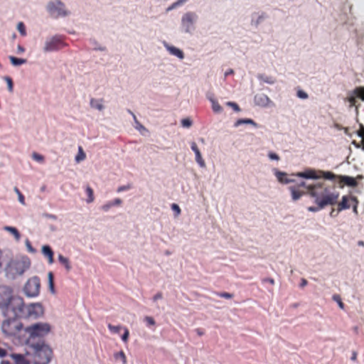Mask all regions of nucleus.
<instances>
[{
	"instance_id": "nucleus-1",
	"label": "nucleus",
	"mask_w": 364,
	"mask_h": 364,
	"mask_svg": "<svg viewBox=\"0 0 364 364\" xmlns=\"http://www.w3.org/2000/svg\"><path fill=\"white\" fill-rule=\"evenodd\" d=\"M23 306V301L19 297H13L11 288L6 286L0 287V309L4 316L16 315Z\"/></svg>"
},
{
	"instance_id": "nucleus-2",
	"label": "nucleus",
	"mask_w": 364,
	"mask_h": 364,
	"mask_svg": "<svg viewBox=\"0 0 364 364\" xmlns=\"http://www.w3.org/2000/svg\"><path fill=\"white\" fill-rule=\"evenodd\" d=\"M31 262L27 257H21L10 261L6 267V277L15 279L22 275L30 267Z\"/></svg>"
},
{
	"instance_id": "nucleus-3",
	"label": "nucleus",
	"mask_w": 364,
	"mask_h": 364,
	"mask_svg": "<svg viewBox=\"0 0 364 364\" xmlns=\"http://www.w3.org/2000/svg\"><path fill=\"white\" fill-rule=\"evenodd\" d=\"M14 314V312L13 313ZM5 319L1 324V331L3 333L10 338H17L23 329L22 323L18 319V315L11 314V316H4Z\"/></svg>"
},
{
	"instance_id": "nucleus-4",
	"label": "nucleus",
	"mask_w": 364,
	"mask_h": 364,
	"mask_svg": "<svg viewBox=\"0 0 364 364\" xmlns=\"http://www.w3.org/2000/svg\"><path fill=\"white\" fill-rule=\"evenodd\" d=\"M52 330V327L48 323L38 322L31 324L24 328V332L28 335L25 338L26 343L36 338H42L48 335Z\"/></svg>"
},
{
	"instance_id": "nucleus-5",
	"label": "nucleus",
	"mask_w": 364,
	"mask_h": 364,
	"mask_svg": "<svg viewBox=\"0 0 364 364\" xmlns=\"http://www.w3.org/2000/svg\"><path fill=\"white\" fill-rule=\"evenodd\" d=\"M44 314V309L43 306L39 303L31 304L26 306L23 304V306L21 309V311L16 315H18L19 317L27 320L32 321L39 318Z\"/></svg>"
},
{
	"instance_id": "nucleus-6",
	"label": "nucleus",
	"mask_w": 364,
	"mask_h": 364,
	"mask_svg": "<svg viewBox=\"0 0 364 364\" xmlns=\"http://www.w3.org/2000/svg\"><path fill=\"white\" fill-rule=\"evenodd\" d=\"M52 358L51 348L43 343L41 346H35V350L32 354L33 364H48Z\"/></svg>"
},
{
	"instance_id": "nucleus-7",
	"label": "nucleus",
	"mask_w": 364,
	"mask_h": 364,
	"mask_svg": "<svg viewBox=\"0 0 364 364\" xmlns=\"http://www.w3.org/2000/svg\"><path fill=\"white\" fill-rule=\"evenodd\" d=\"M40 280L37 277H33L28 279L24 286V292L28 297H36L40 292Z\"/></svg>"
},
{
	"instance_id": "nucleus-8",
	"label": "nucleus",
	"mask_w": 364,
	"mask_h": 364,
	"mask_svg": "<svg viewBox=\"0 0 364 364\" xmlns=\"http://www.w3.org/2000/svg\"><path fill=\"white\" fill-rule=\"evenodd\" d=\"M321 195L323 196L322 199H316V203L320 209L326 205L334 204L338 198V193H328L326 190H324V193H321Z\"/></svg>"
},
{
	"instance_id": "nucleus-9",
	"label": "nucleus",
	"mask_w": 364,
	"mask_h": 364,
	"mask_svg": "<svg viewBox=\"0 0 364 364\" xmlns=\"http://www.w3.org/2000/svg\"><path fill=\"white\" fill-rule=\"evenodd\" d=\"M48 9L52 15L55 16L66 14L63 4L58 1L50 2L48 5Z\"/></svg>"
},
{
	"instance_id": "nucleus-10",
	"label": "nucleus",
	"mask_w": 364,
	"mask_h": 364,
	"mask_svg": "<svg viewBox=\"0 0 364 364\" xmlns=\"http://www.w3.org/2000/svg\"><path fill=\"white\" fill-rule=\"evenodd\" d=\"M11 358L15 361L16 364H31L33 363L32 355L26 354H11Z\"/></svg>"
},
{
	"instance_id": "nucleus-11",
	"label": "nucleus",
	"mask_w": 364,
	"mask_h": 364,
	"mask_svg": "<svg viewBox=\"0 0 364 364\" xmlns=\"http://www.w3.org/2000/svg\"><path fill=\"white\" fill-rule=\"evenodd\" d=\"M61 41L60 39L56 38H52L48 40L45 43L44 50L46 52H50L57 50L60 48Z\"/></svg>"
},
{
	"instance_id": "nucleus-12",
	"label": "nucleus",
	"mask_w": 364,
	"mask_h": 364,
	"mask_svg": "<svg viewBox=\"0 0 364 364\" xmlns=\"http://www.w3.org/2000/svg\"><path fill=\"white\" fill-rule=\"evenodd\" d=\"M195 16L193 14L188 13L182 18V25L186 32H189L194 22Z\"/></svg>"
},
{
	"instance_id": "nucleus-13",
	"label": "nucleus",
	"mask_w": 364,
	"mask_h": 364,
	"mask_svg": "<svg viewBox=\"0 0 364 364\" xmlns=\"http://www.w3.org/2000/svg\"><path fill=\"white\" fill-rule=\"evenodd\" d=\"M355 97H360L361 100H364V87L356 88L353 94L348 97L350 106L354 105Z\"/></svg>"
},
{
	"instance_id": "nucleus-14",
	"label": "nucleus",
	"mask_w": 364,
	"mask_h": 364,
	"mask_svg": "<svg viewBox=\"0 0 364 364\" xmlns=\"http://www.w3.org/2000/svg\"><path fill=\"white\" fill-rule=\"evenodd\" d=\"M43 254L48 258L49 264L53 263V252L48 245L42 247Z\"/></svg>"
},
{
	"instance_id": "nucleus-15",
	"label": "nucleus",
	"mask_w": 364,
	"mask_h": 364,
	"mask_svg": "<svg viewBox=\"0 0 364 364\" xmlns=\"http://www.w3.org/2000/svg\"><path fill=\"white\" fill-rule=\"evenodd\" d=\"M255 101L259 106H266L269 104V100L266 95L260 94L255 96Z\"/></svg>"
},
{
	"instance_id": "nucleus-16",
	"label": "nucleus",
	"mask_w": 364,
	"mask_h": 364,
	"mask_svg": "<svg viewBox=\"0 0 364 364\" xmlns=\"http://www.w3.org/2000/svg\"><path fill=\"white\" fill-rule=\"evenodd\" d=\"M350 198L351 197L346 196H343L341 203L338 204V210H342L350 208L349 202L351 201Z\"/></svg>"
},
{
	"instance_id": "nucleus-17",
	"label": "nucleus",
	"mask_w": 364,
	"mask_h": 364,
	"mask_svg": "<svg viewBox=\"0 0 364 364\" xmlns=\"http://www.w3.org/2000/svg\"><path fill=\"white\" fill-rule=\"evenodd\" d=\"M341 181L348 186L354 187L357 185L355 179L350 176H343L341 177Z\"/></svg>"
},
{
	"instance_id": "nucleus-18",
	"label": "nucleus",
	"mask_w": 364,
	"mask_h": 364,
	"mask_svg": "<svg viewBox=\"0 0 364 364\" xmlns=\"http://www.w3.org/2000/svg\"><path fill=\"white\" fill-rule=\"evenodd\" d=\"M297 176L299 177L305 178H318L316 173L311 170H309L305 172L298 173Z\"/></svg>"
},
{
	"instance_id": "nucleus-19",
	"label": "nucleus",
	"mask_w": 364,
	"mask_h": 364,
	"mask_svg": "<svg viewBox=\"0 0 364 364\" xmlns=\"http://www.w3.org/2000/svg\"><path fill=\"white\" fill-rule=\"evenodd\" d=\"M9 59H10L11 64L14 66L21 65L22 64L26 63V59L17 58L14 56H10Z\"/></svg>"
},
{
	"instance_id": "nucleus-20",
	"label": "nucleus",
	"mask_w": 364,
	"mask_h": 364,
	"mask_svg": "<svg viewBox=\"0 0 364 364\" xmlns=\"http://www.w3.org/2000/svg\"><path fill=\"white\" fill-rule=\"evenodd\" d=\"M59 262L65 267V269L69 271L71 269L70 265V262L68 258L63 257L62 255H58Z\"/></svg>"
},
{
	"instance_id": "nucleus-21",
	"label": "nucleus",
	"mask_w": 364,
	"mask_h": 364,
	"mask_svg": "<svg viewBox=\"0 0 364 364\" xmlns=\"http://www.w3.org/2000/svg\"><path fill=\"white\" fill-rule=\"evenodd\" d=\"M168 49L171 54L177 56L180 59H182L183 58V52L178 48H176L175 47H168Z\"/></svg>"
},
{
	"instance_id": "nucleus-22",
	"label": "nucleus",
	"mask_w": 364,
	"mask_h": 364,
	"mask_svg": "<svg viewBox=\"0 0 364 364\" xmlns=\"http://www.w3.org/2000/svg\"><path fill=\"white\" fill-rule=\"evenodd\" d=\"M86 156L81 146L78 147V152L75 156V161L79 163L85 159Z\"/></svg>"
},
{
	"instance_id": "nucleus-23",
	"label": "nucleus",
	"mask_w": 364,
	"mask_h": 364,
	"mask_svg": "<svg viewBox=\"0 0 364 364\" xmlns=\"http://www.w3.org/2000/svg\"><path fill=\"white\" fill-rule=\"evenodd\" d=\"M5 230L11 232L16 238V240H20V234L18 232L17 229L14 227H5Z\"/></svg>"
},
{
	"instance_id": "nucleus-24",
	"label": "nucleus",
	"mask_w": 364,
	"mask_h": 364,
	"mask_svg": "<svg viewBox=\"0 0 364 364\" xmlns=\"http://www.w3.org/2000/svg\"><path fill=\"white\" fill-rule=\"evenodd\" d=\"M321 188L319 186H308V188L311 190L310 195L311 196L315 198V200L316 198H318V196L320 195V193L316 191L317 188ZM322 193H321V195Z\"/></svg>"
},
{
	"instance_id": "nucleus-25",
	"label": "nucleus",
	"mask_w": 364,
	"mask_h": 364,
	"mask_svg": "<svg viewBox=\"0 0 364 364\" xmlns=\"http://www.w3.org/2000/svg\"><path fill=\"white\" fill-rule=\"evenodd\" d=\"M48 285L51 293H55L54 284H53V275L52 272L48 274Z\"/></svg>"
},
{
	"instance_id": "nucleus-26",
	"label": "nucleus",
	"mask_w": 364,
	"mask_h": 364,
	"mask_svg": "<svg viewBox=\"0 0 364 364\" xmlns=\"http://www.w3.org/2000/svg\"><path fill=\"white\" fill-rule=\"evenodd\" d=\"M242 124H252L255 127L257 126V124L250 119H239L236 122L235 126H239Z\"/></svg>"
},
{
	"instance_id": "nucleus-27",
	"label": "nucleus",
	"mask_w": 364,
	"mask_h": 364,
	"mask_svg": "<svg viewBox=\"0 0 364 364\" xmlns=\"http://www.w3.org/2000/svg\"><path fill=\"white\" fill-rule=\"evenodd\" d=\"M90 105L92 107L98 109L99 110H101L103 108L101 101L91 100Z\"/></svg>"
},
{
	"instance_id": "nucleus-28",
	"label": "nucleus",
	"mask_w": 364,
	"mask_h": 364,
	"mask_svg": "<svg viewBox=\"0 0 364 364\" xmlns=\"http://www.w3.org/2000/svg\"><path fill=\"white\" fill-rule=\"evenodd\" d=\"M17 29L21 33V36H25L26 35V31L25 28V26L23 22H19L17 25Z\"/></svg>"
},
{
	"instance_id": "nucleus-29",
	"label": "nucleus",
	"mask_w": 364,
	"mask_h": 364,
	"mask_svg": "<svg viewBox=\"0 0 364 364\" xmlns=\"http://www.w3.org/2000/svg\"><path fill=\"white\" fill-rule=\"evenodd\" d=\"M115 358L121 359L123 364H126L127 363L126 356H125V354L124 353L123 351H119L117 353H116L115 354Z\"/></svg>"
},
{
	"instance_id": "nucleus-30",
	"label": "nucleus",
	"mask_w": 364,
	"mask_h": 364,
	"mask_svg": "<svg viewBox=\"0 0 364 364\" xmlns=\"http://www.w3.org/2000/svg\"><path fill=\"white\" fill-rule=\"evenodd\" d=\"M86 191L88 195V198L87 200V203L92 202L94 200V196H93V191H92V188L90 187H87Z\"/></svg>"
},
{
	"instance_id": "nucleus-31",
	"label": "nucleus",
	"mask_w": 364,
	"mask_h": 364,
	"mask_svg": "<svg viewBox=\"0 0 364 364\" xmlns=\"http://www.w3.org/2000/svg\"><path fill=\"white\" fill-rule=\"evenodd\" d=\"M291 192L292 198L294 200H298L301 196V193H300L299 192L296 191L295 188H291Z\"/></svg>"
},
{
	"instance_id": "nucleus-32",
	"label": "nucleus",
	"mask_w": 364,
	"mask_h": 364,
	"mask_svg": "<svg viewBox=\"0 0 364 364\" xmlns=\"http://www.w3.org/2000/svg\"><path fill=\"white\" fill-rule=\"evenodd\" d=\"M196 155V161L198 162V164L201 166V167H203L205 166V162L202 159V156H201V154L200 153H197Z\"/></svg>"
},
{
	"instance_id": "nucleus-33",
	"label": "nucleus",
	"mask_w": 364,
	"mask_h": 364,
	"mask_svg": "<svg viewBox=\"0 0 364 364\" xmlns=\"http://www.w3.org/2000/svg\"><path fill=\"white\" fill-rule=\"evenodd\" d=\"M196 155V161L198 162V164L201 166V167H203L205 166V162L202 159V156H201V154L200 153H197Z\"/></svg>"
},
{
	"instance_id": "nucleus-34",
	"label": "nucleus",
	"mask_w": 364,
	"mask_h": 364,
	"mask_svg": "<svg viewBox=\"0 0 364 364\" xmlns=\"http://www.w3.org/2000/svg\"><path fill=\"white\" fill-rule=\"evenodd\" d=\"M121 200L119 198H117L114 200L113 203H109L107 205H105L103 206V209L107 210H108L112 205H119L121 203Z\"/></svg>"
},
{
	"instance_id": "nucleus-35",
	"label": "nucleus",
	"mask_w": 364,
	"mask_h": 364,
	"mask_svg": "<svg viewBox=\"0 0 364 364\" xmlns=\"http://www.w3.org/2000/svg\"><path fill=\"white\" fill-rule=\"evenodd\" d=\"M350 200L351 202L353 203V212L355 213V214H358V210H357V208H358V200L357 199L355 198V197H351L350 198Z\"/></svg>"
},
{
	"instance_id": "nucleus-36",
	"label": "nucleus",
	"mask_w": 364,
	"mask_h": 364,
	"mask_svg": "<svg viewBox=\"0 0 364 364\" xmlns=\"http://www.w3.org/2000/svg\"><path fill=\"white\" fill-rule=\"evenodd\" d=\"M108 328L112 331V332H114V333H119L120 329H121V326H112L111 324H109L108 325Z\"/></svg>"
},
{
	"instance_id": "nucleus-37",
	"label": "nucleus",
	"mask_w": 364,
	"mask_h": 364,
	"mask_svg": "<svg viewBox=\"0 0 364 364\" xmlns=\"http://www.w3.org/2000/svg\"><path fill=\"white\" fill-rule=\"evenodd\" d=\"M5 80L7 83V85H8V89L10 92H12L13 91V82H12V80L9 77H6L5 78Z\"/></svg>"
},
{
	"instance_id": "nucleus-38",
	"label": "nucleus",
	"mask_w": 364,
	"mask_h": 364,
	"mask_svg": "<svg viewBox=\"0 0 364 364\" xmlns=\"http://www.w3.org/2000/svg\"><path fill=\"white\" fill-rule=\"evenodd\" d=\"M129 331L127 328H124V334L122 335V339L124 342H127V340H128V338H129Z\"/></svg>"
},
{
	"instance_id": "nucleus-39",
	"label": "nucleus",
	"mask_w": 364,
	"mask_h": 364,
	"mask_svg": "<svg viewBox=\"0 0 364 364\" xmlns=\"http://www.w3.org/2000/svg\"><path fill=\"white\" fill-rule=\"evenodd\" d=\"M171 208H172V210L176 213V216L179 215V214L181 213L179 206L177 204L173 203V204H172Z\"/></svg>"
},
{
	"instance_id": "nucleus-40",
	"label": "nucleus",
	"mask_w": 364,
	"mask_h": 364,
	"mask_svg": "<svg viewBox=\"0 0 364 364\" xmlns=\"http://www.w3.org/2000/svg\"><path fill=\"white\" fill-rule=\"evenodd\" d=\"M333 299L338 303L339 307L341 309H344V305H343V302L341 301V298L338 296H334Z\"/></svg>"
},
{
	"instance_id": "nucleus-41",
	"label": "nucleus",
	"mask_w": 364,
	"mask_h": 364,
	"mask_svg": "<svg viewBox=\"0 0 364 364\" xmlns=\"http://www.w3.org/2000/svg\"><path fill=\"white\" fill-rule=\"evenodd\" d=\"M4 264V253L0 250V272L3 269Z\"/></svg>"
},
{
	"instance_id": "nucleus-42",
	"label": "nucleus",
	"mask_w": 364,
	"mask_h": 364,
	"mask_svg": "<svg viewBox=\"0 0 364 364\" xmlns=\"http://www.w3.org/2000/svg\"><path fill=\"white\" fill-rule=\"evenodd\" d=\"M181 124L184 127H189L191 125L192 122L189 119H183L181 121Z\"/></svg>"
},
{
	"instance_id": "nucleus-43",
	"label": "nucleus",
	"mask_w": 364,
	"mask_h": 364,
	"mask_svg": "<svg viewBox=\"0 0 364 364\" xmlns=\"http://www.w3.org/2000/svg\"><path fill=\"white\" fill-rule=\"evenodd\" d=\"M144 320L146 321V323L150 326H154L155 325V321L154 319L151 316H146L144 318Z\"/></svg>"
},
{
	"instance_id": "nucleus-44",
	"label": "nucleus",
	"mask_w": 364,
	"mask_h": 364,
	"mask_svg": "<svg viewBox=\"0 0 364 364\" xmlns=\"http://www.w3.org/2000/svg\"><path fill=\"white\" fill-rule=\"evenodd\" d=\"M212 107L213 109L216 112H220L222 109L220 106L215 102H213Z\"/></svg>"
},
{
	"instance_id": "nucleus-45",
	"label": "nucleus",
	"mask_w": 364,
	"mask_h": 364,
	"mask_svg": "<svg viewBox=\"0 0 364 364\" xmlns=\"http://www.w3.org/2000/svg\"><path fill=\"white\" fill-rule=\"evenodd\" d=\"M32 156L36 161H38L40 162L43 161V156L37 153H33Z\"/></svg>"
},
{
	"instance_id": "nucleus-46",
	"label": "nucleus",
	"mask_w": 364,
	"mask_h": 364,
	"mask_svg": "<svg viewBox=\"0 0 364 364\" xmlns=\"http://www.w3.org/2000/svg\"><path fill=\"white\" fill-rule=\"evenodd\" d=\"M297 96L301 99H306L308 97L307 94L302 90H299L297 92Z\"/></svg>"
},
{
	"instance_id": "nucleus-47",
	"label": "nucleus",
	"mask_w": 364,
	"mask_h": 364,
	"mask_svg": "<svg viewBox=\"0 0 364 364\" xmlns=\"http://www.w3.org/2000/svg\"><path fill=\"white\" fill-rule=\"evenodd\" d=\"M227 105L233 108L234 110H235L236 112H239L240 111V108L238 107V105L237 104H235V102H229L227 103Z\"/></svg>"
},
{
	"instance_id": "nucleus-48",
	"label": "nucleus",
	"mask_w": 364,
	"mask_h": 364,
	"mask_svg": "<svg viewBox=\"0 0 364 364\" xmlns=\"http://www.w3.org/2000/svg\"><path fill=\"white\" fill-rule=\"evenodd\" d=\"M186 0H179L176 1V3L173 4L170 7L167 9V11H170L175 8L176 6L181 4L183 2H184Z\"/></svg>"
},
{
	"instance_id": "nucleus-49",
	"label": "nucleus",
	"mask_w": 364,
	"mask_h": 364,
	"mask_svg": "<svg viewBox=\"0 0 364 364\" xmlns=\"http://www.w3.org/2000/svg\"><path fill=\"white\" fill-rule=\"evenodd\" d=\"M323 176L326 179H332V178H334V175L332 173L328 172H328H325L323 173Z\"/></svg>"
},
{
	"instance_id": "nucleus-50",
	"label": "nucleus",
	"mask_w": 364,
	"mask_h": 364,
	"mask_svg": "<svg viewBox=\"0 0 364 364\" xmlns=\"http://www.w3.org/2000/svg\"><path fill=\"white\" fill-rule=\"evenodd\" d=\"M219 296L225 299H231L233 296L232 294L225 292L220 294Z\"/></svg>"
},
{
	"instance_id": "nucleus-51",
	"label": "nucleus",
	"mask_w": 364,
	"mask_h": 364,
	"mask_svg": "<svg viewBox=\"0 0 364 364\" xmlns=\"http://www.w3.org/2000/svg\"><path fill=\"white\" fill-rule=\"evenodd\" d=\"M191 149L194 151L195 154H196L197 153H200V151L198 149L197 145L195 142H193L191 144Z\"/></svg>"
},
{
	"instance_id": "nucleus-52",
	"label": "nucleus",
	"mask_w": 364,
	"mask_h": 364,
	"mask_svg": "<svg viewBox=\"0 0 364 364\" xmlns=\"http://www.w3.org/2000/svg\"><path fill=\"white\" fill-rule=\"evenodd\" d=\"M26 247H27L28 251H30L31 252H35V250L31 247V243H30V242L28 240H27L26 242Z\"/></svg>"
},
{
	"instance_id": "nucleus-53",
	"label": "nucleus",
	"mask_w": 364,
	"mask_h": 364,
	"mask_svg": "<svg viewBox=\"0 0 364 364\" xmlns=\"http://www.w3.org/2000/svg\"><path fill=\"white\" fill-rule=\"evenodd\" d=\"M18 200H19V202H20L22 205H24V204H25V200H24V197H23V196L22 195V193H18Z\"/></svg>"
},
{
	"instance_id": "nucleus-54",
	"label": "nucleus",
	"mask_w": 364,
	"mask_h": 364,
	"mask_svg": "<svg viewBox=\"0 0 364 364\" xmlns=\"http://www.w3.org/2000/svg\"><path fill=\"white\" fill-rule=\"evenodd\" d=\"M269 157L272 160H278L279 159V156L274 153H270L269 154Z\"/></svg>"
},
{
	"instance_id": "nucleus-55",
	"label": "nucleus",
	"mask_w": 364,
	"mask_h": 364,
	"mask_svg": "<svg viewBox=\"0 0 364 364\" xmlns=\"http://www.w3.org/2000/svg\"><path fill=\"white\" fill-rule=\"evenodd\" d=\"M132 115H133V117H134L136 123L137 124L136 129H144V127L136 121L135 115L133 114H132Z\"/></svg>"
},
{
	"instance_id": "nucleus-56",
	"label": "nucleus",
	"mask_w": 364,
	"mask_h": 364,
	"mask_svg": "<svg viewBox=\"0 0 364 364\" xmlns=\"http://www.w3.org/2000/svg\"><path fill=\"white\" fill-rule=\"evenodd\" d=\"M129 187L130 186L129 185L126 186H120V187L118 188L117 191L118 192H121V191H122L124 190L129 189Z\"/></svg>"
},
{
	"instance_id": "nucleus-57",
	"label": "nucleus",
	"mask_w": 364,
	"mask_h": 364,
	"mask_svg": "<svg viewBox=\"0 0 364 364\" xmlns=\"http://www.w3.org/2000/svg\"><path fill=\"white\" fill-rule=\"evenodd\" d=\"M358 134L359 136L360 137H363L364 136V129L363 127H362L358 132Z\"/></svg>"
},
{
	"instance_id": "nucleus-58",
	"label": "nucleus",
	"mask_w": 364,
	"mask_h": 364,
	"mask_svg": "<svg viewBox=\"0 0 364 364\" xmlns=\"http://www.w3.org/2000/svg\"><path fill=\"white\" fill-rule=\"evenodd\" d=\"M6 355V351L4 349L0 348V356L4 357Z\"/></svg>"
},
{
	"instance_id": "nucleus-59",
	"label": "nucleus",
	"mask_w": 364,
	"mask_h": 364,
	"mask_svg": "<svg viewBox=\"0 0 364 364\" xmlns=\"http://www.w3.org/2000/svg\"><path fill=\"white\" fill-rule=\"evenodd\" d=\"M356 358H357V353H356V352L354 351L352 353L351 360H355Z\"/></svg>"
},
{
	"instance_id": "nucleus-60",
	"label": "nucleus",
	"mask_w": 364,
	"mask_h": 364,
	"mask_svg": "<svg viewBox=\"0 0 364 364\" xmlns=\"http://www.w3.org/2000/svg\"><path fill=\"white\" fill-rule=\"evenodd\" d=\"M17 50L19 53H23L24 52V48L21 46H18L17 47Z\"/></svg>"
},
{
	"instance_id": "nucleus-61",
	"label": "nucleus",
	"mask_w": 364,
	"mask_h": 364,
	"mask_svg": "<svg viewBox=\"0 0 364 364\" xmlns=\"http://www.w3.org/2000/svg\"><path fill=\"white\" fill-rule=\"evenodd\" d=\"M307 284V281L305 279H301V286L304 287Z\"/></svg>"
},
{
	"instance_id": "nucleus-62",
	"label": "nucleus",
	"mask_w": 364,
	"mask_h": 364,
	"mask_svg": "<svg viewBox=\"0 0 364 364\" xmlns=\"http://www.w3.org/2000/svg\"><path fill=\"white\" fill-rule=\"evenodd\" d=\"M318 209H320V208H318ZM309 210L311 212H315V211L318 210V208H314V207H309Z\"/></svg>"
},
{
	"instance_id": "nucleus-63",
	"label": "nucleus",
	"mask_w": 364,
	"mask_h": 364,
	"mask_svg": "<svg viewBox=\"0 0 364 364\" xmlns=\"http://www.w3.org/2000/svg\"><path fill=\"white\" fill-rule=\"evenodd\" d=\"M161 294H156L155 296H154V299L156 300L158 299H161Z\"/></svg>"
},
{
	"instance_id": "nucleus-64",
	"label": "nucleus",
	"mask_w": 364,
	"mask_h": 364,
	"mask_svg": "<svg viewBox=\"0 0 364 364\" xmlns=\"http://www.w3.org/2000/svg\"><path fill=\"white\" fill-rule=\"evenodd\" d=\"M1 364H11L9 361L6 360H2Z\"/></svg>"
}]
</instances>
